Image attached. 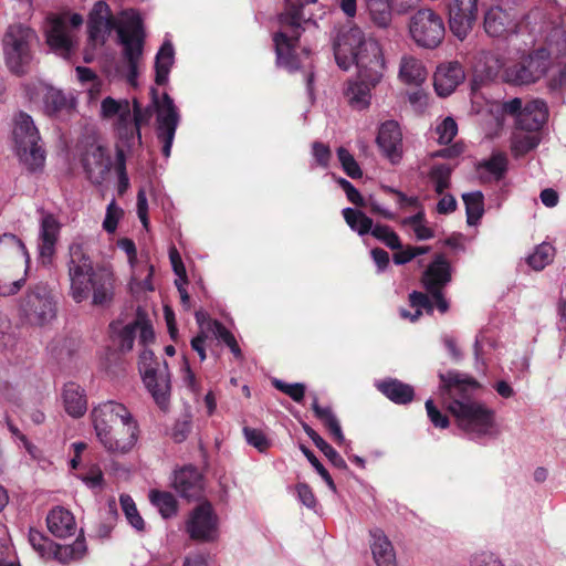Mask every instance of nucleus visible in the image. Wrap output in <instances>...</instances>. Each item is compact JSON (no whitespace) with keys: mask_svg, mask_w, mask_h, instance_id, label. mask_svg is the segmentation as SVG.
<instances>
[{"mask_svg":"<svg viewBox=\"0 0 566 566\" xmlns=\"http://www.w3.org/2000/svg\"><path fill=\"white\" fill-rule=\"evenodd\" d=\"M113 30L117 33L122 50L118 61L107 69V76L112 80H125L130 86H137V78L144 66L145 31L142 19L132 9L124 10L114 18L106 2H96L88 18L90 41L94 46H101Z\"/></svg>","mask_w":566,"mask_h":566,"instance_id":"obj_1","label":"nucleus"},{"mask_svg":"<svg viewBox=\"0 0 566 566\" xmlns=\"http://www.w3.org/2000/svg\"><path fill=\"white\" fill-rule=\"evenodd\" d=\"M334 55L337 65L345 71L353 63L356 64L358 80L348 83L346 96L354 108H367L371 88L380 82L385 70L379 43L373 38H366L358 27H350L338 33L334 43Z\"/></svg>","mask_w":566,"mask_h":566,"instance_id":"obj_2","label":"nucleus"},{"mask_svg":"<svg viewBox=\"0 0 566 566\" xmlns=\"http://www.w3.org/2000/svg\"><path fill=\"white\" fill-rule=\"evenodd\" d=\"M440 391L447 409L457 419L459 428L471 439L482 440L494 436V411L473 399L478 382L459 371L439 374Z\"/></svg>","mask_w":566,"mask_h":566,"instance_id":"obj_3","label":"nucleus"},{"mask_svg":"<svg viewBox=\"0 0 566 566\" xmlns=\"http://www.w3.org/2000/svg\"><path fill=\"white\" fill-rule=\"evenodd\" d=\"M67 274L70 295L76 303L86 301L92 294L94 305H106L114 296L115 277L106 269L94 270L91 256L81 243L69 248Z\"/></svg>","mask_w":566,"mask_h":566,"instance_id":"obj_4","label":"nucleus"},{"mask_svg":"<svg viewBox=\"0 0 566 566\" xmlns=\"http://www.w3.org/2000/svg\"><path fill=\"white\" fill-rule=\"evenodd\" d=\"M284 12L277 17L279 30L273 34L276 54V65L289 72H295L302 66L300 56L295 53L298 39L304 31L303 24L310 22L302 14L303 3H315L316 0H283Z\"/></svg>","mask_w":566,"mask_h":566,"instance_id":"obj_5","label":"nucleus"},{"mask_svg":"<svg viewBox=\"0 0 566 566\" xmlns=\"http://www.w3.org/2000/svg\"><path fill=\"white\" fill-rule=\"evenodd\" d=\"M450 280V263L443 255H438L424 271L422 276L423 286L428 294H430L431 298H429L424 293L412 292L409 295V302L413 312L411 313L410 311L402 308L400 310L401 317L407 318L410 322H416L422 314V311L432 313L434 305L440 313H446L449 308V303L444 298L442 290Z\"/></svg>","mask_w":566,"mask_h":566,"instance_id":"obj_6","label":"nucleus"},{"mask_svg":"<svg viewBox=\"0 0 566 566\" xmlns=\"http://www.w3.org/2000/svg\"><path fill=\"white\" fill-rule=\"evenodd\" d=\"M484 30L490 36L506 40L513 46L518 44L533 46L536 40L535 35L527 30V23L518 10L504 0L485 11Z\"/></svg>","mask_w":566,"mask_h":566,"instance_id":"obj_7","label":"nucleus"},{"mask_svg":"<svg viewBox=\"0 0 566 566\" xmlns=\"http://www.w3.org/2000/svg\"><path fill=\"white\" fill-rule=\"evenodd\" d=\"M102 119L114 120L113 126L118 138L116 144V161L119 174L124 177L126 151L139 146L136 125L132 119V105L126 98L116 99L111 96L101 102Z\"/></svg>","mask_w":566,"mask_h":566,"instance_id":"obj_8","label":"nucleus"},{"mask_svg":"<svg viewBox=\"0 0 566 566\" xmlns=\"http://www.w3.org/2000/svg\"><path fill=\"white\" fill-rule=\"evenodd\" d=\"M13 140L20 161L30 170L36 171L44 166L45 151L40 144L41 137L33 118L19 112L13 119Z\"/></svg>","mask_w":566,"mask_h":566,"instance_id":"obj_9","label":"nucleus"},{"mask_svg":"<svg viewBox=\"0 0 566 566\" xmlns=\"http://www.w3.org/2000/svg\"><path fill=\"white\" fill-rule=\"evenodd\" d=\"M516 48V59L504 67L505 81L515 85H528L542 78L548 70L549 53L545 49L530 51L532 46Z\"/></svg>","mask_w":566,"mask_h":566,"instance_id":"obj_10","label":"nucleus"},{"mask_svg":"<svg viewBox=\"0 0 566 566\" xmlns=\"http://www.w3.org/2000/svg\"><path fill=\"white\" fill-rule=\"evenodd\" d=\"M35 40V33L30 28L23 24L9 27L3 39V51L6 64L12 73L23 75L30 71Z\"/></svg>","mask_w":566,"mask_h":566,"instance_id":"obj_11","label":"nucleus"},{"mask_svg":"<svg viewBox=\"0 0 566 566\" xmlns=\"http://www.w3.org/2000/svg\"><path fill=\"white\" fill-rule=\"evenodd\" d=\"M408 30L416 45L423 49H436L446 34L442 18L431 9L416 11L409 19Z\"/></svg>","mask_w":566,"mask_h":566,"instance_id":"obj_12","label":"nucleus"},{"mask_svg":"<svg viewBox=\"0 0 566 566\" xmlns=\"http://www.w3.org/2000/svg\"><path fill=\"white\" fill-rule=\"evenodd\" d=\"M83 23L78 13L51 15L45 23L49 46L59 55L69 57L74 46V30Z\"/></svg>","mask_w":566,"mask_h":566,"instance_id":"obj_13","label":"nucleus"},{"mask_svg":"<svg viewBox=\"0 0 566 566\" xmlns=\"http://www.w3.org/2000/svg\"><path fill=\"white\" fill-rule=\"evenodd\" d=\"M20 313L33 325H44L55 317V302L44 283L31 286L19 304Z\"/></svg>","mask_w":566,"mask_h":566,"instance_id":"obj_14","label":"nucleus"},{"mask_svg":"<svg viewBox=\"0 0 566 566\" xmlns=\"http://www.w3.org/2000/svg\"><path fill=\"white\" fill-rule=\"evenodd\" d=\"M25 94L33 103L42 101L43 112L50 117L69 115L76 105V101L71 93L66 94L62 90L41 81L28 84Z\"/></svg>","mask_w":566,"mask_h":566,"instance_id":"obj_15","label":"nucleus"},{"mask_svg":"<svg viewBox=\"0 0 566 566\" xmlns=\"http://www.w3.org/2000/svg\"><path fill=\"white\" fill-rule=\"evenodd\" d=\"M186 532L198 542H213L219 536V517L209 502L197 505L186 521Z\"/></svg>","mask_w":566,"mask_h":566,"instance_id":"obj_16","label":"nucleus"},{"mask_svg":"<svg viewBox=\"0 0 566 566\" xmlns=\"http://www.w3.org/2000/svg\"><path fill=\"white\" fill-rule=\"evenodd\" d=\"M156 135L158 140L163 144V155L168 158L180 122V115L174 99L167 93L163 95L160 102H156Z\"/></svg>","mask_w":566,"mask_h":566,"instance_id":"obj_17","label":"nucleus"},{"mask_svg":"<svg viewBox=\"0 0 566 566\" xmlns=\"http://www.w3.org/2000/svg\"><path fill=\"white\" fill-rule=\"evenodd\" d=\"M138 423L134 417L105 432V437H97L103 448L112 454L129 452L138 440Z\"/></svg>","mask_w":566,"mask_h":566,"instance_id":"obj_18","label":"nucleus"},{"mask_svg":"<svg viewBox=\"0 0 566 566\" xmlns=\"http://www.w3.org/2000/svg\"><path fill=\"white\" fill-rule=\"evenodd\" d=\"M479 0H449V28L459 40H464L471 32L478 18Z\"/></svg>","mask_w":566,"mask_h":566,"instance_id":"obj_19","label":"nucleus"},{"mask_svg":"<svg viewBox=\"0 0 566 566\" xmlns=\"http://www.w3.org/2000/svg\"><path fill=\"white\" fill-rule=\"evenodd\" d=\"M132 412L120 402L108 400L101 402L91 411V419L96 437H105V432L130 420Z\"/></svg>","mask_w":566,"mask_h":566,"instance_id":"obj_20","label":"nucleus"},{"mask_svg":"<svg viewBox=\"0 0 566 566\" xmlns=\"http://www.w3.org/2000/svg\"><path fill=\"white\" fill-rule=\"evenodd\" d=\"M144 384L154 398L156 405L163 411L169 409L170 403V374L165 363L163 367L147 368L143 376Z\"/></svg>","mask_w":566,"mask_h":566,"instance_id":"obj_21","label":"nucleus"},{"mask_svg":"<svg viewBox=\"0 0 566 566\" xmlns=\"http://www.w3.org/2000/svg\"><path fill=\"white\" fill-rule=\"evenodd\" d=\"M376 143L382 154L397 164L402 157V133L397 122L386 120L379 126Z\"/></svg>","mask_w":566,"mask_h":566,"instance_id":"obj_22","label":"nucleus"},{"mask_svg":"<svg viewBox=\"0 0 566 566\" xmlns=\"http://www.w3.org/2000/svg\"><path fill=\"white\" fill-rule=\"evenodd\" d=\"M61 224L52 214H45L41 219L38 251L43 265L51 263L55 254V245L59 240Z\"/></svg>","mask_w":566,"mask_h":566,"instance_id":"obj_23","label":"nucleus"},{"mask_svg":"<svg viewBox=\"0 0 566 566\" xmlns=\"http://www.w3.org/2000/svg\"><path fill=\"white\" fill-rule=\"evenodd\" d=\"M83 168L87 178L96 185H101L111 168V158L106 149L98 145H92L83 156Z\"/></svg>","mask_w":566,"mask_h":566,"instance_id":"obj_24","label":"nucleus"},{"mask_svg":"<svg viewBox=\"0 0 566 566\" xmlns=\"http://www.w3.org/2000/svg\"><path fill=\"white\" fill-rule=\"evenodd\" d=\"M464 70L458 62H448L439 65L434 73L433 86L439 96H449L463 82Z\"/></svg>","mask_w":566,"mask_h":566,"instance_id":"obj_25","label":"nucleus"},{"mask_svg":"<svg viewBox=\"0 0 566 566\" xmlns=\"http://www.w3.org/2000/svg\"><path fill=\"white\" fill-rule=\"evenodd\" d=\"M172 486L182 497L198 499L203 492L202 475L195 467H185L175 472Z\"/></svg>","mask_w":566,"mask_h":566,"instance_id":"obj_26","label":"nucleus"},{"mask_svg":"<svg viewBox=\"0 0 566 566\" xmlns=\"http://www.w3.org/2000/svg\"><path fill=\"white\" fill-rule=\"evenodd\" d=\"M369 547L376 566H397L396 549L380 528L369 531Z\"/></svg>","mask_w":566,"mask_h":566,"instance_id":"obj_27","label":"nucleus"},{"mask_svg":"<svg viewBox=\"0 0 566 566\" xmlns=\"http://www.w3.org/2000/svg\"><path fill=\"white\" fill-rule=\"evenodd\" d=\"M548 111L546 103L542 99H534L527 103L517 117V128L525 132L537 133L546 123Z\"/></svg>","mask_w":566,"mask_h":566,"instance_id":"obj_28","label":"nucleus"},{"mask_svg":"<svg viewBox=\"0 0 566 566\" xmlns=\"http://www.w3.org/2000/svg\"><path fill=\"white\" fill-rule=\"evenodd\" d=\"M49 531L60 538L72 536L76 531V523L73 514L61 506L52 509L46 516Z\"/></svg>","mask_w":566,"mask_h":566,"instance_id":"obj_29","label":"nucleus"},{"mask_svg":"<svg viewBox=\"0 0 566 566\" xmlns=\"http://www.w3.org/2000/svg\"><path fill=\"white\" fill-rule=\"evenodd\" d=\"M427 70L421 60L412 55H403L399 64V80L413 86H420L427 78Z\"/></svg>","mask_w":566,"mask_h":566,"instance_id":"obj_30","label":"nucleus"},{"mask_svg":"<svg viewBox=\"0 0 566 566\" xmlns=\"http://www.w3.org/2000/svg\"><path fill=\"white\" fill-rule=\"evenodd\" d=\"M63 405L65 411L73 418L82 417L87 410V399L84 389L75 384L67 382L63 389Z\"/></svg>","mask_w":566,"mask_h":566,"instance_id":"obj_31","label":"nucleus"},{"mask_svg":"<svg viewBox=\"0 0 566 566\" xmlns=\"http://www.w3.org/2000/svg\"><path fill=\"white\" fill-rule=\"evenodd\" d=\"M376 387L384 396L398 405H406L413 399V388L398 379L388 378L377 381Z\"/></svg>","mask_w":566,"mask_h":566,"instance_id":"obj_32","label":"nucleus"},{"mask_svg":"<svg viewBox=\"0 0 566 566\" xmlns=\"http://www.w3.org/2000/svg\"><path fill=\"white\" fill-rule=\"evenodd\" d=\"M153 274L154 266L148 262V260H144L139 266L132 269L129 281L130 292L135 295L153 292L155 289L151 282Z\"/></svg>","mask_w":566,"mask_h":566,"instance_id":"obj_33","label":"nucleus"},{"mask_svg":"<svg viewBox=\"0 0 566 566\" xmlns=\"http://www.w3.org/2000/svg\"><path fill=\"white\" fill-rule=\"evenodd\" d=\"M175 62V50L170 41L166 40L156 54L155 82L165 85L168 82L170 69Z\"/></svg>","mask_w":566,"mask_h":566,"instance_id":"obj_34","label":"nucleus"},{"mask_svg":"<svg viewBox=\"0 0 566 566\" xmlns=\"http://www.w3.org/2000/svg\"><path fill=\"white\" fill-rule=\"evenodd\" d=\"M312 409L315 416L324 423V426L329 430L334 440L338 444H343L345 442V437L343 434L340 424L334 412L329 407H322L318 405L317 397H314Z\"/></svg>","mask_w":566,"mask_h":566,"instance_id":"obj_35","label":"nucleus"},{"mask_svg":"<svg viewBox=\"0 0 566 566\" xmlns=\"http://www.w3.org/2000/svg\"><path fill=\"white\" fill-rule=\"evenodd\" d=\"M85 552V541L77 538L70 545L54 544L51 557L55 558L62 564H69L71 562L81 559Z\"/></svg>","mask_w":566,"mask_h":566,"instance_id":"obj_36","label":"nucleus"},{"mask_svg":"<svg viewBox=\"0 0 566 566\" xmlns=\"http://www.w3.org/2000/svg\"><path fill=\"white\" fill-rule=\"evenodd\" d=\"M465 205L467 222L469 226H476L484 213V196L481 191L467 192L462 195Z\"/></svg>","mask_w":566,"mask_h":566,"instance_id":"obj_37","label":"nucleus"},{"mask_svg":"<svg viewBox=\"0 0 566 566\" xmlns=\"http://www.w3.org/2000/svg\"><path fill=\"white\" fill-rule=\"evenodd\" d=\"M541 139L535 132H517L512 137L511 150L514 156L520 157L536 148Z\"/></svg>","mask_w":566,"mask_h":566,"instance_id":"obj_38","label":"nucleus"},{"mask_svg":"<svg viewBox=\"0 0 566 566\" xmlns=\"http://www.w3.org/2000/svg\"><path fill=\"white\" fill-rule=\"evenodd\" d=\"M304 430L315 447L338 469H345L346 462L340 454L328 444L315 430L305 426Z\"/></svg>","mask_w":566,"mask_h":566,"instance_id":"obj_39","label":"nucleus"},{"mask_svg":"<svg viewBox=\"0 0 566 566\" xmlns=\"http://www.w3.org/2000/svg\"><path fill=\"white\" fill-rule=\"evenodd\" d=\"M479 169L488 172V180H501L507 169V158L503 153H494L492 156L479 165Z\"/></svg>","mask_w":566,"mask_h":566,"instance_id":"obj_40","label":"nucleus"},{"mask_svg":"<svg viewBox=\"0 0 566 566\" xmlns=\"http://www.w3.org/2000/svg\"><path fill=\"white\" fill-rule=\"evenodd\" d=\"M343 217L349 228L359 235L367 234L373 230V220L365 213L353 208L343 209Z\"/></svg>","mask_w":566,"mask_h":566,"instance_id":"obj_41","label":"nucleus"},{"mask_svg":"<svg viewBox=\"0 0 566 566\" xmlns=\"http://www.w3.org/2000/svg\"><path fill=\"white\" fill-rule=\"evenodd\" d=\"M373 21L381 28L391 21V0H366Z\"/></svg>","mask_w":566,"mask_h":566,"instance_id":"obj_42","label":"nucleus"},{"mask_svg":"<svg viewBox=\"0 0 566 566\" xmlns=\"http://www.w3.org/2000/svg\"><path fill=\"white\" fill-rule=\"evenodd\" d=\"M0 253L4 255L23 256L27 266L29 265L30 255L24 243L12 233H3L0 235Z\"/></svg>","mask_w":566,"mask_h":566,"instance_id":"obj_43","label":"nucleus"},{"mask_svg":"<svg viewBox=\"0 0 566 566\" xmlns=\"http://www.w3.org/2000/svg\"><path fill=\"white\" fill-rule=\"evenodd\" d=\"M555 249L549 243H541L534 250V252L528 255L527 263L535 271L543 270L546 265H548L554 258Z\"/></svg>","mask_w":566,"mask_h":566,"instance_id":"obj_44","label":"nucleus"},{"mask_svg":"<svg viewBox=\"0 0 566 566\" xmlns=\"http://www.w3.org/2000/svg\"><path fill=\"white\" fill-rule=\"evenodd\" d=\"M149 499L158 509L163 517L167 518L175 515L177 511V502L172 494L168 492L151 491Z\"/></svg>","mask_w":566,"mask_h":566,"instance_id":"obj_45","label":"nucleus"},{"mask_svg":"<svg viewBox=\"0 0 566 566\" xmlns=\"http://www.w3.org/2000/svg\"><path fill=\"white\" fill-rule=\"evenodd\" d=\"M452 167L447 164H436L431 167L429 177L437 193L442 195L450 186Z\"/></svg>","mask_w":566,"mask_h":566,"instance_id":"obj_46","label":"nucleus"},{"mask_svg":"<svg viewBox=\"0 0 566 566\" xmlns=\"http://www.w3.org/2000/svg\"><path fill=\"white\" fill-rule=\"evenodd\" d=\"M402 224L409 227L418 240H429L433 237V231L427 226L422 211L405 218Z\"/></svg>","mask_w":566,"mask_h":566,"instance_id":"obj_47","label":"nucleus"},{"mask_svg":"<svg viewBox=\"0 0 566 566\" xmlns=\"http://www.w3.org/2000/svg\"><path fill=\"white\" fill-rule=\"evenodd\" d=\"M119 503L122 506V510L128 521V523L136 530V531H144L145 528V522L140 514L137 511L136 504L134 500L127 495L122 494L119 496Z\"/></svg>","mask_w":566,"mask_h":566,"instance_id":"obj_48","label":"nucleus"},{"mask_svg":"<svg viewBox=\"0 0 566 566\" xmlns=\"http://www.w3.org/2000/svg\"><path fill=\"white\" fill-rule=\"evenodd\" d=\"M29 543L33 549L43 558H51L54 543L38 530L30 528Z\"/></svg>","mask_w":566,"mask_h":566,"instance_id":"obj_49","label":"nucleus"},{"mask_svg":"<svg viewBox=\"0 0 566 566\" xmlns=\"http://www.w3.org/2000/svg\"><path fill=\"white\" fill-rule=\"evenodd\" d=\"M337 158L340 163L343 170L348 177L356 179L363 176V171L358 163L346 148L339 147L337 149Z\"/></svg>","mask_w":566,"mask_h":566,"instance_id":"obj_50","label":"nucleus"},{"mask_svg":"<svg viewBox=\"0 0 566 566\" xmlns=\"http://www.w3.org/2000/svg\"><path fill=\"white\" fill-rule=\"evenodd\" d=\"M242 431L247 443L255 448L258 451L264 452L271 447V441L262 430L244 427Z\"/></svg>","mask_w":566,"mask_h":566,"instance_id":"obj_51","label":"nucleus"},{"mask_svg":"<svg viewBox=\"0 0 566 566\" xmlns=\"http://www.w3.org/2000/svg\"><path fill=\"white\" fill-rule=\"evenodd\" d=\"M134 327L136 335L138 334L139 343L144 346L148 345L154 340L155 334L153 326L149 321L145 318V316L137 312V317L134 321Z\"/></svg>","mask_w":566,"mask_h":566,"instance_id":"obj_52","label":"nucleus"},{"mask_svg":"<svg viewBox=\"0 0 566 566\" xmlns=\"http://www.w3.org/2000/svg\"><path fill=\"white\" fill-rule=\"evenodd\" d=\"M273 386L287 395L295 402H301L305 395V385L302 382L287 384L280 379H273Z\"/></svg>","mask_w":566,"mask_h":566,"instance_id":"obj_53","label":"nucleus"},{"mask_svg":"<svg viewBox=\"0 0 566 566\" xmlns=\"http://www.w3.org/2000/svg\"><path fill=\"white\" fill-rule=\"evenodd\" d=\"M458 133V125L452 117L444 118L436 128L438 142L440 144H449Z\"/></svg>","mask_w":566,"mask_h":566,"instance_id":"obj_54","label":"nucleus"},{"mask_svg":"<svg viewBox=\"0 0 566 566\" xmlns=\"http://www.w3.org/2000/svg\"><path fill=\"white\" fill-rule=\"evenodd\" d=\"M371 234L390 249H399L401 247L399 237L387 226H375Z\"/></svg>","mask_w":566,"mask_h":566,"instance_id":"obj_55","label":"nucleus"},{"mask_svg":"<svg viewBox=\"0 0 566 566\" xmlns=\"http://www.w3.org/2000/svg\"><path fill=\"white\" fill-rule=\"evenodd\" d=\"M132 105V122L136 125L137 136L139 137V146L142 145L140 126L148 123L151 116L149 108H143L137 99H133Z\"/></svg>","mask_w":566,"mask_h":566,"instance_id":"obj_56","label":"nucleus"},{"mask_svg":"<svg viewBox=\"0 0 566 566\" xmlns=\"http://www.w3.org/2000/svg\"><path fill=\"white\" fill-rule=\"evenodd\" d=\"M470 566H505V563L497 554L485 551L472 555Z\"/></svg>","mask_w":566,"mask_h":566,"instance_id":"obj_57","label":"nucleus"},{"mask_svg":"<svg viewBox=\"0 0 566 566\" xmlns=\"http://www.w3.org/2000/svg\"><path fill=\"white\" fill-rule=\"evenodd\" d=\"M301 450L303 454L307 458V460L311 462V464L314 467L316 472L322 476V479L326 482L328 488L332 491H336V485L328 473V471L323 467V464L318 461V459L315 457V454L306 447L302 446Z\"/></svg>","mask_w":566,"mask_h":566,"instance_id":"obj_58","label":"nucleus"},{"mask_svg":"<svg viewBox=\"0 0 566 566\" xmlns=\"http://www.w3.org/2000/svg\"><path fill=\"white\" fill-rule=\"evenodd\" d=\"M122 216L123 210L118 206H116L115 201L113 200L111 203H108L106 208V214L103 221V229L108 233L115 232Z\"/></svg>","mask_w":566,"mask_h":566,"instance_id":"obj_59","label":"nucleus"},{"mask_svg":"<svg viewBox=\"0 0 566 566\" xmlns=\"http://www.w3.org/2000/svg\"><path fill=\"white\" fill-rule=\"evenodd\" d=\"M338 186L345 191L347 199L357 207L366 206L360 192L345 178H336Z\"/></svg>","mask_w":566,"mask_h":566,"instance_id":"obj_60","label":"nucleus"},{"mask_svg":"<svg viewBox=\"0 0 566 566\" xmlns=\"http://www.w3.org/2000/svg\"><path fill=\"white\" fill-rule=\"evenodd\" d=\"M312 156L315 159V163L323 167L327 168L329 165V160L332 158V153L328 146L323 143L314 142L312 144Z\"/></svg>","mask_w":566,"mask_h":566,"instance_id":"obj_61","label":"nucleus"},{"mask_svg":"<svg viewBox=\"0 0 566 566\" xmlns=\"http://www.w3.org/2000/svg\"><path fill=\"white\" fill-rule=\"evenodd\" d=\"M426 410L428 418L432 422V424L440 429H446L449 427V419L446 415L441 413L438 408L434 406L432 399H428L426 401Z\"/></svg>","mask_w":566,"mask_h":566,"instance_id":"obj_62","label":"nucleus"},{"mask_svg":"<svg viewBox=\"0 0 566 566\" xmlns=\"http://www.w3.org/2000/svg\"><path fill=\"white\" fill-rule=\"evenodd\" d=\"M117 245L120 250H123L127 254L130 270L136 266H139V264L142 262H144V260L138 259L136 245L133 240L123 238V239L118 240Z\"/></svg>","mask_w":566,"mask_h":566,"instance_id":"obj_63","label":"nucleus"},{"mask_svg":"<svg viewBox=\"0 0 566 566\" xmlns=\"http://www.w3.org/2000/svg\"><path fill=\"white\" fill-rule=\"evenodd\" d=\"M191 420L189 416H185L184 418L176 421L172 428V438L177 442H182L187 439L188 434L191 431Z\"/></svg>","mask_w":566,"mask_h":566,"instance_id":"obj_64","label":"nucleus"}]
</instances>
